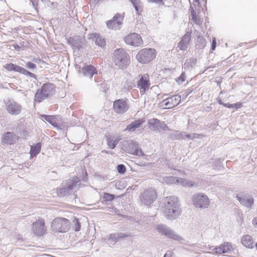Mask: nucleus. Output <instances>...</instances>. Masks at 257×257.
Returning <instances> with one entry per match:
<instances>
[{"mask_svg":"<svg viewBox=\"0 0 257 257\" xmlns=\"http://www.w3.org/2000/svg\"><path fill=\"white\" fill-rule=\"evenodd\" d=\"M164 214L166 218L174 220L177 218L181 213V209L175 196H169L165 198Z\"/></svg>","mask_w":257,"mask_h":257,"instance_id":"obj_1","label":"nucleus"},{"mask_svg":"<svg viewBox=\"0 0 257 257\" xmlns=\"http://www.w3.org/2000/svg\"><path fill=\"white\" fill-rule=\"evenodd\" d=\"M129 58L128 54L123 48H119L113 53L112 62L118 68L123 69L130 64Z\"/></svg>","mask_w":257,"mask_h":257,"instance_id":"obj_2","label":"nucleus"},{"mask_svg":"<svg viewBox=\"0 0 257 257\" xmlns=\"http://www.w3.org/2000/svg\"><path fill=\"white\" fill-rule=\"evenodd\" d=\"M55 92L54 84L47 83L44 84L40 89H38L35 94L34 100L40 103L48 97L53 95Z\"/></svg>","mask_w":257,"mask_h":257,"instance_id":"obj_3","label":"nucleus"},{"mask_svg":"<svg viewBox=\"0 0 257 257\" xmlns=\"http://www.w3.org/2000/svg\"><path fill=\"white\" fill-rule=\"evenodd\" d=\"M121 149L125 152L136 156L144 155L138 143L133 140H124L121 143Z\"/></svg>","mask_w":257,"mask_h":257,"instance_id":"obj_4","label":"nucleus"},{"mask_svg":"<svg viewBox=\"0 0 257 257\" xmlns=\"http://www.w3.org/2000/svg\"><path fill=\"white\" fill-rule=\"evenodd\" d=\"M80 181L78 178L73 180H68L62 184L61 188L57 190V193L60 197L70 195L73 192V190L76 187Z\"/></svg>","mask_w":257,"mask_h":257,"instance_id":"obj_5","label":"nucleus"},{"mask_svg":"<svg viewBox=\"0 0 257 257\" xmlns=\"http://www.w3.org/2000/svg\"><path fill=\"white\" fill-rule=\"evenodd\" d=\"M70 224L69 220L64 218L57 217L53 220L51 227L55 232H66L70 228Z\"/></svg>","mask_w":257,"mask_h":257,"instance_id":"obj_6","label":"nucleus"},{"mask_svg":"<svg viewBox=\"0 0 257 257\" xmlns=\"http://www.w3.org/2000/svg\"><path fill=\"white\" fill-rule=\"evenodd\" d=\"M156 56V51L152 48H146L140 50L136 55L137 60L145 64L152 61Z\"/></svg>","mask_w":257,"mask_h":257,"instance_id":"obj_7","label":"nucleus"},{"mask_svg":"<svg viewBox=\"0 0 257 257\" xmlns=\"http://www.w3.org/2000/svg\"><path fill=\"white\" fill-rule=\"evenodd\" d=\"M193 204L197 208L205 209L210 204V200L207 195L204 193L195 194L192 197Z\"/></svg>","mask_w":257,"mask_h":257,"instance_id":"obj_8","label":"nucleus"},{"mask_svg":"<svg viewBox=\"0 0 257 257\" xmlns=\"http://www.w3.org/2000/svg\"><path fill=\"white\" fill-rule=\"evenodd\" d=\"M156 229L160 234L166 236L167 238L178 241L182 240V237L180 236L174 230L166 225L162 224H158L156 227Z\"/></svg>","mask_w":257,"mask_h":257,"instance_id":"obj_9","label":"nucleus"},{"mask_svg":"<svg viewBox=\"0 0 257 257\" xmlns=\"http://www.w3.org/2000/svg\"><path fill=\"white\" fill-rule=\"evenodd\" d=\"M156 198V193L152 189L144 191V192L140 195L141 202L147 206H149L152 204Z\"/></svg>","mask_w":257,"mask_h":257,"instance_id":"obj_10","label":"nucleus"},{"mask_svg":"<svg viewBox=\"0 0 257 257\" xmlns=\"http://www.w3.org/2000/svg\"><path fill=\"white\" fill-rule=\"evenodd\" d=\"M124 17V13H116L112 19L106 22L107 27L109 29L111 30L119 29L122 23Z\"/></svg>","mask_w":257,"mask_h":257,"instance_id":"obj_11","label":"nucleus"},{"mask_svg":"<svg viewBox=\"0 0 257 257\" xmlns=\"http://www.w3.org/2000/svg\"><path fill=\"white\" fill-rule=\"evenodd\" d=\"M236 198L242 206L247 208L251 209L254 204L253 198L248 193H239Z\"/></svg>","mask_w":257,"mask_h":257,"instance_id":"obj_12","label":"nucleus"},{"mask_svg":"<svg viewBox=\"0 0 257 257\" xmlns=\"http://www.w3.org/2000/svg\"><path fill=\"white\" fill-rule=\"evenodd\" d=\"M5 104L6 109L10 114L17 115L21 113L22 105L14 100H8Z\"/></svg>","mask_w":257,"mask_h":257,"instance_id":"obj_13","label":"nucleus"},{"mask_svg":"<svg viewBox=\"0 0 257 257\" xmlns=\"http://www.w3.org/2000/svg\"><path fill=\"white\" fill-rule=\"evenodd\" d=\"M113 108L114 111L117 113H123L129 108L128 100L125 99H119L114 101Z\"/></svg>","mask_w":257,"mask_h":257,"instance_id":"obj_14","label":"nucleus"},{"mask_svg":"<svg viewBox=\"0 0 257 257\" xmlns=\"http://www.w3.org/2000/svg\"><path fill=\"white\" fill-rule=\"evenodd\" d=\"M140 79L137 82V87L140 89V93L143 95L149 89L150 82L148 74L139 75Z\"/></svg>","mask_w":257,"mask_h":257,"instance_id":"obj_15","label":"nucleus"},{"mask_svg":"<svg viewBox=\"0 0 257 257\" xmlns=\"http://www.w3.org/2000/svg\"><path fill=\"white\" fill-rule=\"evenodd\" d=\"M124 41L126 44L135 47L139 46L143 44L141 37L136 33H132L125 36Z\"/></svg>","mask_w":257,"mask_h":257,"instance_id":"obj_16","label":"nucleus"},{"mask_svg":"<svg viewBox=\"0 0 257 257\" xmlns=\"http://www.w3.org/2000/svg\"><path fill=\"white\" fill-rule=\"evenodd\" d=\"M33 232L37 236L43 235L46 231L45 221L43 219H39L36 222L33 223Z\"/></svg>","mask_w":257,"mask_h":257,"instance_id":"obj_17","label":"nucleus"},{"mask_svg":"<svg viewBox=\"0 0 257 257\" xmlns=\"http://www.w3.org/2000/svg\"><path fill=\"white\" fill-rule=\"evenodd\" d=\"M88 39L92 40L95 44L101 47H104L106 45L105 39L98 33H92L88 34Z\"/></svg>","mask_w":257,"mask_h":257,"instance_id":"obj_18","label":"nucleus"},{"mask_svg":"<svg viewBox=\"0 0 257 257\" xmlns=\"http://www.w3.org/2000/svg\"><path fill=\"white\" fill-rule=\"evenodd\" d=\"M149 127L153 131H159L160 128L165 130L168 126L164 122H162L157 118H152L148 121Z\"/></svg>","mask_w":257,"mask_h":257,"instance_id":"obj_19","label":"nucleus"},{"mask_svg":"<svg viewBox=\"0 0 257 257\" xmlns=\"http://www.w3.org/2000/svg\"><path fill=\"white\" fill-rule=\"evenodd\" d=\"M81 71L84 76L89 79H91L93 76L97 73V71L95 67L90 64H85Z\"/></svg>","mask_w":257,"mask_h":257,"instance_id":"obj_20","label":"nucleus"},{"mask_svg":"<svg viewBox=\"0 0 257 257\" xmlns=\"http://www.w3.org/2000/svg\"><path fill=\"white\" fill-rule=\"evenodd\" d=\"M131 236V235L129 233L115 232L110 234L107 239L114 244L124 239L125 237Z\"/></svg>","mask_w":257,"mask_h":257,"instance_id":"obj_21","label":"nucleus"},{"mask_svg":"<svg viewBox=\"0 0 257 257\" xmlns=\"http://www.w3.org/2000/svg\"><path fill=\"white\" fill-rule=\"evenodd\" d=\"M191 37V33L189 32H187L182 37L181 40L178 45V47L179 48V50L182 51L187 50L189 45L190 44Z\"/></svg>","mask_w":257,"mask_h":257,"instance_id":"obj_22","label":"nucleus"},{"mask_svg":"<svg viewBox=\"0 0 257 257\" xmlns=\"http://www.w3.org/2000/svg\"><path fill=\"white\" fill-rule=\"evenodd\" d=\"M84 41L85 39L84 37L80 36H76L70 39V40L69 41V43L73 47L79 49L82 47V45L84 43Z\"/></svg>","mask_w":257,"mask_h":257,"instance_id":"obj_23","label":"nucleus"},{"mask_svg":"<svg viewBox=\"0 0 257 257\" xmlns=\"http://www.w3.org/2000/svg\"><path fill=\"white\" fill-rule=\"evenodd\" d=\"M16 136L11 132L4 134L2 138V142L5 144H12L16 141Z\"/></svg>","mask_w":257,"mask_h":257,"instance_id":"obj_24","label":"nucleus"},{"mask_svg":"<svg viewBox=\"0 0 257 257\" xmlns=\"http://www.w3.org/2000/svg\"><path fill=\"white\" fill-rule=\"evenodd\" d=\"M242 244L246 247L252 248L255 246L252 237L249 235H245L241 238Z\"/></svg>","mask_w":257,"mask_h":257,"instance_id":"obj_25","label":"nucleus"},{"mask_svg":"<svg viewBox=\"0 0 257 257\" xmlns=\"http://www.w3.org/2000/svg\"><path fill=\"white\" fill-rule=\"evenodd\" d=\"M144 122V121L141 119L135 120L126 126V128L124 130V131H127L128 132H133L135 131L136 128H139Z\"/></svg>","mask_w":257,"mask_h":257,"instance_id":"obj_26","label":"nucleus"},{"mask_svg":"<svg viewBox=\"0 0 257 257\" xmlns=\"http://www.w3.org/2000/svg\"><path fill=\"white\" fill-rule=\"evenodd\" d=\"M174 101L172 96L168 97L161 102V105L163 107L165 106L167 109L172 108L177 106L176 103Z\"/></svg>","mask_w":257,"mask_h":257,"instance_id":"obj_27","label":"nucleus"},{"mask_svg":"<svg viewBox=\"0 0 257 257\" xmlns=\"http://www.w3.org/2000/svg\"><path fill=\"white\" fill-rule=\"evenodd\" d=\"M41 144L40 143H37L35 145L32 146L30 151L31 158L36 157L41 150Z\"/></svg>","mask_w":257,"mask_h":257,"instance_id":"obj_28","label":"nucleus"},{"mask_svg":"<svg viewBox=\"0 0 257 257\" xmlns=\"http://www.w3.org/2000/svg\"><path fill=\"white\" fill-rule=\"evenodd\" d=\"M5 67L8 71H14L15 72H19L20 73L23 68L22 67L15 65L13 63L7 64L5 65Z\"/></svg>","mask_w":257,"mask_h":257,"instance_id":"obj_29","label":"nucleus"},{"mask_svg":"<svg viewBox=\"0 0 257 257\" xmlns=\"http://www.w3.org/2000/svg\"><path fill=\"white\" fill-rule=\"evenodd\" d=\"M183 132H180L179 131H173L169 135V138L173 140L185 139L183 137Z\"/></svg>","mask_w":257,"mask_h":257,"instance_id":"obj_30","label":"nucleus"},{"mask_svg":"<svg viewBox=\"0 0 257 257\" xmlns=\"http://www.w3.org/2000/svg\"><path fill=\"white\" fill-rule=\"evenodd\" d=\"M197 63V59L195 58H190L186 60L184 64V68L185 69H189L194 66Z\"/></svg>","mask_w":257,"mask_h":257,"instance_id":"obj_31","label":"nucleus"},{"mask_svg":"<svg viewBox=\"0 0 257 257\" xmlns=\"http://www.w3.org/2000/svg\"><path fill=\"white\" fill-rule=\"evenodd\" d=\"M137 13L142 11V3L140 0H130Z\"/></svg>","mask_w":257,"mask_h":257,"instance_id":"obj_32","label":"nucleus"},{"mask_svg":"<svg viewBox=\"0 0 257 257\" xmlns=\"http://www.w3.org/2000/svg\"><path fill=\"white\" fill-rule=\"evenodd\" d=\"M197 41V46L199 49H203L206 46V42L203 36H198Z\"/></svg>","mask_w":257,"mask_h":257,"instance_id":"obj_33","label":"nucleus"},{"mask_svg":"<svg viewBox=\"0 0 257 257\" xmlns=\"http://www.w3.org/2000/svg\"><path fill=\"white\" fill-rule=\"evenodd\" d=\"M41 117L53 125H54V124L56 123L55 119L53 115L42 114L41 115Z\"/></svg>","mask_w":257,"mask_h":257,"instance_id":"obj_34","label":"nucleus"},{"mask_svg":"<svg viewBox=\"0 0 257 257\" xmlns=\"http://www.w3.org/2000/svg\"><path fill=\"white\" fill-rule=\"evenodd\" d=\"M222 247L223 253H229L232 249L231 245L228 242L222 244Z\"/></svg>","mask_w":257,"mask_h":257,"instance_id":"obj_35","label":"nucleus"},{"mask_svg":"<svg viewBox=\"0 0 257 257\" xmlns=\"http://www.w3.org/2000/svg\"><path fill=\"white\" fill-rule=\"evenodd\" d=\"M72 227L74 228L75 231H78L80 230L81 225L78 219L76 218L74 219L73 221Z\"/></svg>","mask_w":257,"mask_h":257,"instance_id":"obj_36","label":"nucleus"},{"mask_svg":"<svg viewBox=\"0 0 257 257\" xmlns=\"http://www.w3.org/2000/svg\"><path fill=\"white\" fill-rule=\"evenodd\" d=\"M117 144V141L116 140H113L111 138L107 139V144L110 149H114Z\"/></svg>","mask_w":257,"mask_h":257,"instance_id":"obj_37","label":"nucleus"},{"mask_svg":"<svg viewBox=\"0 0 257 257\" xmlns=\"http://www.w3.org/2000/svg\"><path fill=\"white\" fill-rule=\"evenodd\" d=\"M183 137H184L185 139H189V140H193L194 138H200V135L197 134H186L185 133L183 132Z\"/></svg>","mask_w":257,"mask_h":257,"instance_id":"obj_38","label":"nucleus"},{"mask_svg":"<svg viewBox=\"0 0 257 257\" xmlns=\"http://www.w3.org/2000/svg\"><path fill=\"white\" fill-rule=\"evenodd\" d=\"M163 181L167 184H172L176 183V177L173 176L166 177L163 179Z\"/></svg>","mask_w":257,"mask_h":257,"instance_id":"obj_39","label":"nucleus"},{"mask_svg":"<svg viewBox=\"0 0 257 257\" xmlns=\"http://www.w3.org/2000/svg\"><path fill=\"white\" fill-rule=\"evenodd\" d=\"M114 195L107 193H105L103 196V199L104 201H111L114 199Z\"/></svg>","mask_w":257,"mask_h":257,"instance_id":"obj_40","label":"nucleus"},{"mask_svg":"<svg viewBox=\"0 0 257 257\" xmlns=\"http://www.w3.org/2000/svg\"><path fill=\"white\" fill-rule=\"evenodd\" d=\"M21 73L24 75L29 76L31 77L36 78V76L35 74L28 71V70H27L26 69H25L23 67L22 69Z\"/></svg>","mask_w":257,"mask_h":257,"instance_id":"obj_41","label":"nucleus"},{"mask_svg":"<svg viewBox=\"0 0 257 257\" xmlns=\"http://www.w3.org/2000/svg\"><path fill=\"white\" fill-rule=\"evenodd\" d=\"M176 182L178 183H180V184L182 185L183 186H192V184H189V183L188 182H186L185 179H184L183 178H176Z\"/></svg>","mask_w":257,"mask_h":257,"instance_id":"obj_42","label":"nucleus"},{"mask_svg":"<svg viewBox=\"0 0 257 257\" xmlns=\"http://www.w3.org/2000/svg\"><path fill=\"white\" fill-rule=\"evenodd\" d=\"M186 79V75L185 72H182L181 75L176 80L177 82L179 84H182Z\"/></svg>","mask_w":257,"mask_h":257,"instance_id":"obj_43","label":"nucleus"},{"mask_svg":"<svg viewBox=\"0 0 257 257\" xmlns=\"http://www.w3.org/2000/svg\"><path fill=\"white\" fill-rule=\"evenodd\" d=\"M117 170L119 174H122L125 172L126 168L123 164H119L117 166Z\"/></svg>","mask_w":257,"mask_h":257,"instance_id":"obj_44","label":"nucleus"},{"mask_svg":"<svg viewBox=\"0 0 257 257\" xmlns=\"http://www.w3.org/2000/svg\"><path fill=\"white\" fill-rule=\"evenodd\" d=\"M25 67L31 70H33L37 68V66L35 64L32 63L31 62H28L26 64Z\"/></svg>","mask_w":257,"mask_h":257,"instance_id":"obj_45","label":"nucleus"},{"mask_svg":"<svg viewBox=\"0 0 257 257\" xmlns=\"http://www.w3.org/2000/svg\"><path fill=\"white\" fill-rule=\"evenodd\" d=\"M172 97L174 100V101L175 102V103H176V105H178L181 101V96L179 94L174 95L172 96Z\"/></svg>","mask_w":257,"mask_h":257,"instance_id":"obj_46","label":"nucleus"},{"mask_svg":"<svg viewBox=\"0 0 257 257\" xmlns=\"http://www.w3.org/2000/svg\"><path fill=\"white\" fill-rule=\"evenodd\" d=\"M192 20L196 24H199L200 23V19L199 18H197L195 15L194 13H192Z\"/></svg>","mask_w":257,"mask_h":257,"instance_id":"obj_47","label":"nucleus"},{"mask_svg":"<svg viewBox=\"0 0 257 257\" xmlns=\"http://www.w3.org/2000/svg\"><path fill=\"white\" fill-rule=\"evenodd\" d=\"M214 250L215 251V253H219V254L223 253L222 245H221L219 246H218V247L213 248L212 251H214Z\"/></svg>","mask_w":257,"mask_h":257,"instance_id":"obj_48","label":"nucleus"},{"mask_svg":"<svg viewBox=\"0 0 257 257\" xmlns=\"http://www.w3.org/2000/svg\"><path fill=\"white\" fill-rule=\"evenodd\" d=\"M148 3H155L159 5H164L163 0H147Z\"/></svg>","mask_w":257,"mask_h":257,"instance_id":"obj_49","label":"nucleus"},{"mask_svg":"<svg viewBox=\"0 0 257 257\" xmlns=\"http://www.w3.org/2000/svg\"><path fill=\"white\" fill-rule=\"evenodd\" d=\"M42 2H48L50 4V5L52 6V7H54V8L57 7V4L54 2H50L49 0H41Z\"/></svg>","mask_w":257,"mask_h":257,"instance_id":"obj_50","label":"nucleus"},{"mask_svg":"<svg viewBox=\"0 0 257 257\" xmlns=\"http://www.w3.org/2000/svg\"><path fill=\"white\" fill-rule=\"evenodd\" d=\"M216 41L215 39H213L212 42V45H211V49L212 50H214L216 48Z\"/></svg>","mask_w":257,"mask_h":257,"instance_id":"obj_51","label":"nucleus"},{"mask_svg":"<svg viewBox=\"0 0 257 257\" xmlns=\"http://www.w3.org/2000/svg\"><path fill=\"white\" fill-rule=\"evenodd\" d=\"M223 106L229 108H234L233 104L224 103Z\"/></svg>","mask_w":257,"mask_h":257,"instance_id":"obj_52","label":"nucleus"},{"mask_svg":"<svg viewBox=\"0 0 257 257\" xmlns=\"http://www.w3.org/2000/svg\"><path fill=\"white\" fill-rule=\"evenodd\" d=\"M172 251L168 250L166 253L164 255V257H172Z\"/></svg>","mask_w":257,"mask_h":257,"instance_id":"obj_53","label":"nucleus"},{"mask_svg":"<svg viewBox=\"0 0 257 257\" xmlns=\"http://www.w3.org/2000/svg\"><path fill=\"white\" fill-rule=\"evenodd\" d=\"M234 107H235L236 109L239 108L242 106L241 103H234Z\"/></svg>","mask_w":257,"mask_h":257,"instance_id":"obj_54","label":"nucleus"},{"mask_svg":"<svg viewBox=\"0 0 257 257\" xmlns=\"http://www.w3.org/2000/svg\"><path fill=\"white\" fill-rule=\"evenodd\" d=\"M13 46L15 49L17 51H20V50L21 49V47L18 45H14Z\"/></svg>","mask_w":257,"mask_h":257,"instance_id":"obj_55","label":"nucleus"},{"mask_svg":"<svg viewBox=\"0 0 257 257\" xmlns=\"http://www.w3.org/2000/svg\"><path fill=\"white\" fill-rule=\"evenodd\" d=\"M252 222L254 225L257 226V217L253 219Z\"/></svg>","mask_w":257,"mask_h":257,"instance_id":"obj_56","label":"nucleus"},{"mask_svg":"<svg viewBox=\"0 0 257 257\" xmlns=\"http://www.w3.org/2000/svg\"><path fill=\"white\" fill-rule=\"evenodd\" d=\"M31 2L32 3V5H33V7H35V6L37 5L36 1L32 0Z\"/></svg>","mask_w":257,"mask_h":257,"instance_id":"obj_57","label":"nucleus"},{"mask_svg":"<svg viewBox=\"0 0 257 257\" xmlns=\"http://www.w3.org/2000/svg\"><path fill=\"white\" fill-rule=\"evenodd\" d=\"M218 103L221 104V105H224V103L222 101V100H219L218 101Z\"/></svg>","mask_w":257,"mask_h":257,"instance_id":"obj_58","label":"nucleus"},{"mask_svg":"<svg viewBox=\"0 0 257 257\" xmlns=\"http://www.w3.org/2000/svg\"><path fill=\"white\" fill-rule=\"evenodd\" d=\"M255 246L256 248V249H257V242L255 244Z\"/></svg>","mask_w":257,"mask_h":257,"instance_id":"obj_59","label":"nucleus"},{"mask_svg":"<svg viewBox=\"0 0 257 257\" xmlns=\"http://www.w3.org/2000/svg\"><path fill=\"white\" fill-rule=\"evenodd\" d=\"M96 1H97V3H98L99 0H96Z\"/></svg>","mask_w":257,"mask_h":257,"instance_id":"obj_60","label":"nucleus"}]
</instances>
